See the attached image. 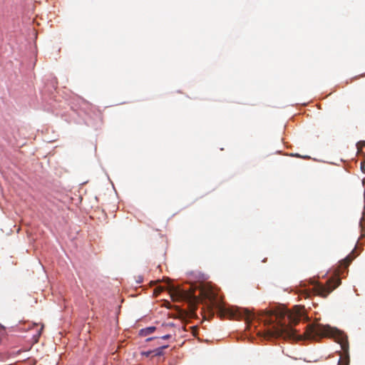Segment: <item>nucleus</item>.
Returning a JSON list of instances; mask_svg holds the SVG:
<instances>
[{
  "mask_svg": "<svg viewBox=\"0 0 365 365\" xmlns=\"http://www.w3.org/2000/svg\"><path fill=\"white\" fill-rule=\"evenodd\" d=\"M210 301L212 309L222 319H244L247 324L256 319L262 321L265 327L263 336L267 339L280 337L295 339L300 337L293 328V325L297 324L304 317V308L300 306H294L292 310L283 308L276 312L260 311L257 315L247 309L227 307L225 303L215 298H210Z\"/></svg>",
  "mask_w": 365,
  "mask_h": 365,
  "instance_id": "obj_1",
  "label": "nucleus"
},
{
  "mask_svg": "<svg viewBox=\"0 0 365 365\" xmlns=\"http://www.w3.org/2000/svg\"><path fill=\"white\" fill-rule=\"evenodd\" d=\"M333 334V329L329 325L313 323L306 326L304 333L306 339H317L318 337L329 336Z\"/></svg>",
  "mask_w": 365,
  "mask_h": 365,
  "instance_id": "obj_2",
  "label": "nucleus"
},
{
  "mask_svg": "<svg viewBox=\"0 0 365 365\" xmlns=\"http://www.w3.org/2000/svg\"><path fill=\"white\" fill-rule=\"evenodd\" d=\"M340 284L341 279L339 277H331L327 282L325 285L317 283L314 287V291L317 295L326 298Z\"/></svg>",
  "mask_w": 365,
  "mask_h": 365,
  "instance_id": "obj_3",
  "label": "nucleus"
},
{
  "mask_svg": "<svg viewBox=\"0 0 365 365\" xmlns=\"http://www.w3.org/2000/svg\"><path fill=\"white\" fill-rule=\"evenodd\" d=\"M170 292H171L172 296L175 294L179 298L186 299L193 302H197L198 300L197 297L192 292H185L175 288H173Z\"/></svg>",
  "mask_w": 365,
  "mask_h": 365,
  "instance_id": "obj_4",
  "label": "nucleus"
},
{
  "mask_svg": "<svg viewBox=\"0 0 365 365\" xmlns=\"http://www.w3.org/2000/svg\"><path fill=\"white\" fill-rule=\"evenodd\" d=\"M168 346H162L159 348H157L154 350L148 351H143L141 352V354L143 356H145L146 357H153V356H160L163 355V350L166 349Z\"/></svg>",
  "mask_w": 365,
  "mask_h": 365,
  "instance_id": "obj_5",
  "label": "nucleus"
},
{
  "mask_svg": "<svg viewBox=\"0 0 365 365\" xmlns=\"http://www.w3.org/2000/svg\"><path fill=\"white\" fill-rule=\"evenodd\" d=\"M155 327H146L145 329H142L140 330V335L142 336H146L150 335L152 333H153L155 331Z\"/></svg>",
  "mask_w": 365,
  "mask_h": 365,
  "instance_id": "obj_6",
  "label": "nucleus"
},
{
  "mask_svg": "<svg viewBox=\"0 0 365 365\" xmlns=\"http://www.w3.org/2000/svg\"><path fill=\"white\" fill-rule=\"evenodd\" d=\"M349 356L341 358L338 362V365H349Z\"/></svg>",
  "mask_w": 365,
  "mask_h": 365,
  "instance_id": "obj_7",
  "label": "nucleus"
},
{
  "mask_svg": "<svg viewBox=\"0 0 365 365\" xmlns=\"http://www.w3.org/2000/svg\"><path fill=\"white\" fill-rule=\"evenodd\" d=\"M353 258L351 257L350 256H348L346 257L343 261H342V264L346 267L349 265V264L351 263V262L352 261Z\"/></svg>",
  "mask_w": 365,
  "mask_h": 365,
  "instance_id": "obj_8",
  "label": "nucleus"
},
{
  "mask_svg": "<svg viewBox=\"0 0 365 365\" xmlns=\"http://www.w3.org/2000/svg\"><path fill=\"white\" fill-rule=\"evenodd\" d=\"M341 349H343V351L345 352V353H347L348 352V349H349V344H348V341L347 340H345V341H343L341 344Z\"/></svg>",
  "mask_w": 365,
  "mask_h": 365,
  "instance_id": "obj_9",
  "label": "nucleus"
},
{
  "mask_svg": "<svg viewBox=\"0 0 365 365\" xmlns=\"http://www.w3.org/2000/svg\"><path fill=\"white\" fill-rule=\"evenodd\" d=\"M169 338H170V334H166V335H165V336L161 337V339H168Z\"/></svg>",
  "mask_w": 365,
  "mask_h": 365,
  "instance_id": "obj_10",
  "label": "nucleus"
},
{
  "mask_svg": "<svg viewBox=\"0 0 365 365\" xmlns=\"http://www.w3.org/2000/svg\"><path fill=\"white\" fill-rule=\"evenodd\" d=\"M152 339H153V338H148L147 340H148V341H150V340H151Z\"/></svg>",
  "mask_w": 365,
  "mask_h": 365,
  "instance_id": "obj_11",
  "label": "nucleus"
}]
</instances>
